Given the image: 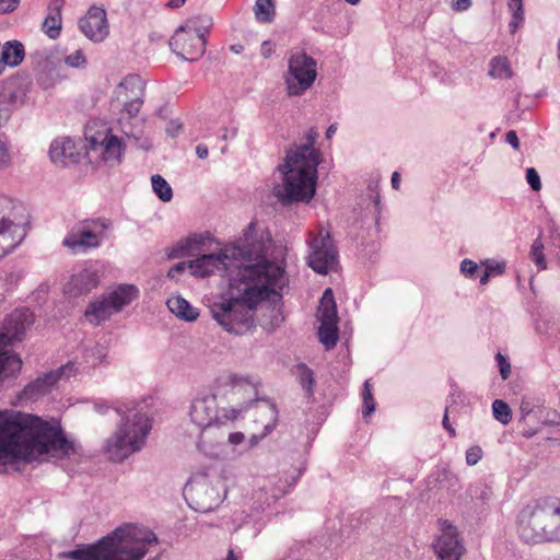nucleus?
<instances>
[{
    "mask_svg": "<svg viewBox=\"0 0 560 560\" xmlns=\"http://www.w3.org/2000/svg\"><path fill=\"white\" fill-rule=\"evenodd\" d=\"M261 243L250 248L237 245L221 255H202L188 265L190 273L207 277L221 268L230 270L229 288L222 302L211 312L228 331L245 332L252 325L255 307L287 284L282 262H270Z\"/></svg>",
    "mask_w": 560,
    "mask_h": 560,
    "instance_id": "f257e3e1",
    "label": "nucleus"
},
{
    "mask_svg": "<svg viewBox=\"0 0 560 560\" xmlns=\"http://www.w3.org/2000/svg\"><path fill=\"white\" fill-rule=\"evenodd\" d=\"M74 452L55 420L12 409L0 410V472L44 455L68 456Z\"/></svg>",
    "mask_w": 560,
    "mask_h": 560,
    "instance_id": "f03ea898",
    "label": "nucleus"
},
{
    "mask_svg": "<svg viewBox=\"0 0 560 560\" xmlns=\"http://www.w3.org/2000/svg\"><path fill=\"white\" fill-rule=\"evenodd\" d=\"M154 534L145 528L126 525L93 545L70 551L73 560H141L148 546L155 542Z\"/></svg>",
    "mask_w": 560,
    "mask_h": 560,
    "instance_id": "7ed1b4c3",
    "label": "nucleus"
},
{
    "mask_svg": "<svg viewBox=\"0 0 560 560\" xmlns=\"http://www.w3.org/2000/svg\"><path fill=\"white\" fill-rule=\"evenodd\" d=\"M319 152L313 144H305L288 152L280 166L282 184L275 195L285 202H308L315 195Z\"/></svg>",
    "mask_w": 560,
    "mask_h": 560,
    "instance_id": "20e7f679",
    "label": "nucleus"
},
{
    "mask_svg": "<svg viewBox=\"0 0 560 560\" xmlns=\"http://www.w3.org/2000/svg\"><path fill=\"white\" fill-rule=\"evenodd\" d=\"M521 533L533 542L541 536L560 540V499L545 497L528 502L521 512Z\"/></svg>",
    "mask_w": 560,
    "mask_h": 560,
    "instance_id": "39448f33",
    "label": "nucleus"
},
{
    "mask_svg": "<svg viewBox=\"0 0 560 560\" xmlns=\"http://www.w3.org/2000/svg\"><path fill=\"white\" fill-rule=\"evenodd\" d=\"M151 430V419L147 412L129 410L115 435L108 440L106 453L114 462H121L142 448Z\"/></svg>",
    "mask_w": 560,
    "mask_h": 560,
    "instance_id": "423d86ee",
    "label": "nucleus"
},
{
    "mask_svg": "<svg viewBox=\"0 0 560 560\" xmlns=\"http://www.w3.org/2000/svg\"><path fill=\"white\" fill-rule=\"evenodd\" d=\"M32 317L33 315L27 311H16L11 314L0 331V383L16 375L22 368L21 359L4 349L13 341L21 340L26 328L33 323Z\"/></svg>",
    "mask_w": 560,
    "mask_h": 560,
    "instance_id": "0eeeda50",
    "label": "nucleus"
},
{
    "mask_svg": "<svg viewBox=\"0 0 560 560\" xmlns=\"http://www.w3.org/2000/svg\"><path fill=\"white\" fill-rule=\"evenodd\" d=\"M86 155L91 162L118 163L122 142L104 124L91 121L85 127Z\"/></svg>",
    "mask_w": 560,
    "mask_h": 560,
    "instance_id": "6e6552de",
    "label": "nucleus"
},
{
    "mask_svg": "<svg viewBox=\"0 0 560 560\" xmlns=\"http://www.w3.org/2000/svg\"><path fill=\"white\" fill-rule=\"evenodd\" d=\"M210 27V20L206 16H192L176 31L171 45L174 50L187 60H196L206 49V36Z\"/></svg>",
    "mask_w": 560,
    "mask_h": 560,
    "instance_id": "1a4fd4ad",
    "label": "nucleus"
},
{
    "mask_svg": "<svg viewBox=\"0 0 560 560\" xmlns=\"http://www.w3.org/2000/svg\"><path fill=\"white\" fill-rule=\"evenodd\" d=\"M0 258L15 248L26 235L24 209L12 200L0 197Z\"/></svg>",
    "mask_w": 560,
    "mask_h": 560,
    "instance_id": "9d476101",
    "label": "nucleus"
},
{
    "mask_svg": "<svg viewBox=\"0 0 560 560\" xmlns=\"http://www.w3.org/2000/svg\"><path fill=\"white\" fill-rule=\"evenodd\" d=\"M144 83L137 74H130L117 85L112 100V108L119 121L138 116L143 105Z\"/></svg>",
    "mask_w": 560,
    "mask_h": 560,
    "instance_id": "9b49d317",
    "label": "nucleus"
},
{
    "mask_svg": "<svg viewBox=\"0 0 560 560\" xmlns=\"http://www.w3.org/2000/svg\"><path fill=\"white\" fill-rule=\"evenodd\" d=\"M110 221L106 218L86 219L71 228L63 245L72 252H85L100 246Z\"/></svg>",
    "mask_w": 560,
    "mask_h": 560,
    "instance_id": "f8f14e48",
    "label": "nucleus"
},
{
    "mask_svg": "<svg viewBox=\"0 0 560 560\" xmlns=\"http://www.w3.org/2000/svg\"><path fill=\"white\" fill-rule=\"evenodd\" d=\"M311 253L308 265L318 273H327L332 270L336 264V252L334 249L329 231L325 228H317L308 233Z\"/></svg>",
    "mask_w": 560,
    "mask_h": 560,
    "instance_id": "ddd939ff",
    "label": "nucleus"
},
{
    "mask_svg": "<svg viewBox=\"0 0 560 560\" xmlns=\"http://www.w3.org/2000/svg\"><path fill=\"white\" fill-rule=\"evenodd\" d=\"M316 78L315 61L303 52L291 57L287 79L290 95H300L306 91Z\"/></svg>",
    "mask_w": 560,
    "mask_h": 560,
    "instance_id": "4468645a",
    "label": "nucleus"
},
{
    "mask_svg": "<svg viewBox=\"0 0 560 560\" xmlns=\"http://www.w3.org/2000/svg\"><path fill=\"white\" fill-rule=\"evenodd\" d=\"M80 30L91 40L102 43L109 34L106 11L92 5L79 22Z\"/></svg>",
    "mask_w": 560,
    "mask_h": 560,
    "instance_id": "2eb2a0df",
    "label": "nucleus"
},
{
    "mask_svg": "<svg viewBox=\"0 0 560 560\" xmlns=\"http://www.w3.org/2000/svg\"><path fill=\"white\" fill-rule=\"evenodd\" d=\"M441 535L438 537L434 549L441 560H459L464 547L459 542L456 528L447 521L440 523Z\"/></svg>",
    "mask_w": 560,
    "mask_h": 560,
    "instance_id": "dca6fc26",
    "label": "nucleus"
},
{
    "mask_svg": "<svg viewBox=\"0 0 560 560\" xmlns=\"http://www.w3.org/2000/svg\"><path fill=\"white\" fill-rule=\"evenodd\" d=\"M98 284V276L94 271L82 270L74 275L66 287V292L71 296L86 294Z\"/></svg>",
    "mask_w": 560,
    "mask_h": 560,
    "instance_id": "f3484780",
    "label": "nucleus"
},
{
    "mask_svg": "<svg viewBox=\"0 0 560 560\" xmlns=\"http://www.w3.org/2000/svg\"><path fill=\"white\" fill-rule=\"evenodd\" d=\"M50 159L59 165H68L77 161L78 154L75 143L68 138L57 139L50 147Z\"/></svg>",
    "mask_w": 560,
    "mask_h": 560,
    "instance_id": "a211bd4d",
    "label": "nucleus"
},
{
    "mask_svg": "<svg viewBox=\"0 0 560 560\" xmlns=\"http://www.w3.org/2000/svg\"><path fill=\"white\" fill-rule=\"evenodd\" d=\"M215 396L197 398L191 406V420L200 428H206L212 422V412Z\"/></svg>",
    "mask_w": 560,
    "mask_h": 560,
    "instance_id": "6ab92c4d",
    "label": "nucleus"
},
{
    "mask_svg": "<svg viewBox=\"0 0 560 560\" xmlns=\"http://www.w3.org/2000/svg\"><path fill=\"white\" fill-rule=\"evenodd\" d=\"M65 0H50L48 5V15L44 21L43 28L50 38H57L62 26L61 10Z\"/></svg>",
    "mask_w": 560,
    "mask_h": 560,
    "instance_id": "aec40b11",
    "label": "nucleus"
},
{
    "mask_svg": "<svg viewBox=\"0 0 560 560\" xmlns=\"http://www.w3.org/2000/svg\"><path fill=\"white\" fill-rule=\"evenodd\" d=\"M114 313L115 311L112 308V305L106 296L90 303L85 310L84 316L88 322L97 325L101 322L109 318Z\"/></svg>",
    "mask_w": 560,
    "mask_h": 560,
    "instance_id": "412c9836",
    "label": "nucleus"
},
{
    "mask_svg": "<svg viewBox=\"0 0 560 560\" xmlns=\"http://www.w3.org/2000/svg\"><path fill=\"white\" fill-rule=\"evenodd\" d=\"M138 295V290L133 285L125 284L118 287L107 296L112 308L119 312L124 306L130 304Z\"/></svg>",
    "mask_w": 560,
    "mask_h": 560,
    "instance_id": "4be33fe9",
    "label": "nucleus"
},
{
    "mask_svg": "<svg viewBox=\"0 0 560 560\" xmlns=\"http://www.w3.org/2000/svg\"><path fill=\"white\" fill-rule=\"evenodd\" d=\"M167 307L173 314L186 320H195L199 315L197 310L180 296L170 298Z\"/></svg>",
    "mask_w": 560,
    "mask_h": 560,
    "instance_id": "5701e85b",
    "label": "nucleus"
},
{
    "mask_svg": "<svg viewBox=\"0 0 560 560\" xmlns=\"http://www.w3.org/2000/svg\"><path fill=\"white\" fill-rule=\"evenodd\" d=\"M318 320L338 322L337 307L331 289H326L317 311Z\"/></svg>",
    "mask_w": 560,
    "mask_h": 560,
    "instance_id": "b1692460",
    "label": "nucleus"
},
{
    "mask_svg": "<svg viewBox=\"0 0 560 560\" xmlns=\"http://www.w3.org/2000/svg\"><path fill=\"white\" fill-rule=\"evenodd\" d=\"M320 326L318 328V337L319 340L327 349L332 348L338 339L337 334V323L338 322H328V320H319Z\"/></svg>",
    "mask_w": 560,
    "mask_h": 560,
    "instance_id": "393cba45",
    "label": "nucleus"
},
{
    "mask_svg": "<svg viewBox=\"0 0 560 560\" xmlns=\"http://www.w3.org/2000/svg\"><path fill=\"white\" fill-rule=\"evenodd\" d=\"M489 74L494 79H510L513 75L511 63L506 57H495L490 62Z\"/></svg>",
    "mask_w": 560,
    "mask_h": 560,
    "instance_id": "a878e982",
    "label": "nucleus"
},
{
    "mask_svg": "<svg viewBox=\"0 0 560 560\" xmlns=\"http://www.w3.org/2000/svg\"><path fill=\"white\" fill-rule=\"evenodd\" d=\"M24 58V48L21 44H8L1 54L3 66H16Z\"/></svg>",
    "mask_w": 560,
    "mask_h": 560,
    "instance_id": "bb28decb",
    "label": "nucleus"
},
{
    "mask_svg": "<svg viewBox=\"0 0 560 560\" xmlns=\"http://www.w3.org/2000/svg\"><path fill=\"white\" fill-rule=\"evenodd\" d=\"M201 241V237L196 235L187 237L177 244L173 255L176 257L195 255L200 249Z\"/></svg>",
    "mask_w": 560,
    "mask_h": 560,
    "instance_id": "cd10ccee",
    "label": "nucleus"
},
{
    "mask_svg": "<svg viewBox=\"0 0 560 560\" xmlns=\"http://www.w3.org/2000/svg\"><path fill=\"white\" fill-rule=\"evenodd\" d=\"M151 182L154 192L162 201L167 202L172 199L173 190L161 175H153Z\"/></svg>",
    "mask_w": 560,
    "mask_h": 560,
    "instance_id": "c85d7f7f",
    "label": "nucleus"
},
{
    "mask_svg": "<svg viewBox=\"0 0 560 560\" xmlns=\"http://www.w3.org/2000/svg\"><path fill=\"white\" fill-rule=\"evenodd\" d=\"M482 266H485V271L480 277V283L482 285H486L491 277L500 276L505 270L504 261L486 260L482 262Z\"/></svg>",
    "mask_w": 560,
    "mask_h": 560,
    "instance_id": "c756f323",
    "label": "nucleus"
},
{
    "mask_svg": "<svg viewBox=\"0 0 560 560\" xmlns=\"http://www.w3.org/2000/svg\"><path fill=\"white\" fill-rule=\"evenodd\" d=\"M255 14L260 22H270L275 15V3L272 0H257Z\"/></svg>",
    "mask_w": 560,
    "mask_h": 560,
    "instance_id": "7c9ffc66",
    "label": "nucleus"
},
{
    "mask_svg": "<svg viewBox=\"0 0 560 560\" xmlns=\"http://www.w3.org/2000/svg\"><path fill=\"white\" fill-rule=\"evenodd\" d=\"M493 415L497 420L506 424L511 421L512 413L509 405L503 400L497 399L492 405Z\"/></svg>",
    "mask_w": 560,
    "mask_h": 560,
    "instance_id": "2f4dec72",
    "label": "nucleus"
},
{
    "mask_svg": "<svg viewBox=\"0 0 560 560\" xmlns=\"http://www.w3.org/2000/svg\"><path fill=\"white\" fill-rule=\"evenodd\" d=\"M530 258L537 265L539 270L547 268V262L544 255V245L540 240H536L530 248Z\"/></svg>",
    "mask_w": 560,
    "mask_h": 560,
    "instance_id": "473e14b6",
    "label": "nucleus"
},
{
    "mask_svg": "<svg viewBox=\"0 0 560 560\" xmlns=\"http://www.w3.org/2000/svg\"><path fill=\"white\" fill-rule=\"evenodd\" d=\"M536 415L535 413H527L522 419V433L526 438L533 436L535 433L539 431V427L532 428V424H534L536 421Z\"/></svg>",
    "mask_w": 560,
    "mask_h": 560,
    "instance_id": "72a5a7b5",
    "label": "nucleus"
},
{
    "mask_svg": "<svg viewBox=\"0 0 560 560\" xmlns=\"http://www.w3.org/2000/svg\"><path fill=\"white\" fill-rule=\"evenodd\" d=\"M224 384L231 385L233 389L245 386L248 389H250L252 393H255L254 385L247 378L238 377L236 375H229L228 377H225Z\"/></svg>",
    "mask_w": 560,
    "mask_h": 560,
    "instance_id": "f704fd0d",
    "label": "nucleus"
},
{
    "mask_svg": "<svg viewBox=\"0 0 560 560\" xmlns=\"http://www.w3.org/2000/svg\"><path fill=\"white\" fill-rule=\"evenodd\" d=\"M509 7L514 11L513 21L511 23L514 31L523 20V2L522 0H510Z\"/></svg>",
    "mask_w": 560,
    "mask_h": 560,
    "instance_id": "c9c22d12",
    "label": "nucleus"
},
{
    "mask_svg": "<svg viewBox=\"0 0 560 560\" xmlns=\"http://www.w3.org/2000/svg\"><path fill=\"white\" fill-rule=\"evenodd\" d=\"M66 63L71 67H81L86 63V58L82 50H75L66 58Z\"/></svg>",
    "mask_w": 560,
    "mask_h": 560,
    "instance_id": "e433bc0d",
    "label": "nucleus"
},
{
    "mask_svg": "<svg viewBox=\"0 0 560 560\" xmlns=\"http://www.w3.org/2000/svg\"><path fill=\"white\" fill-rule=\"evenodd\" d=\"M526 179L533 190L539 191L541 189L540 177L535 168L529 167L526 170Z\"/></svg>",
    "mask_w": 560,
    "mask_h": 560,
    "instance_id": "4c0bfd02",
    "label": "nucleus"
},
{
    "mask_svg": "<svg viewBox=\"0 0 560 560\" xmlns=\"http://www.w3.org/2000/svg\"><path fill=\"white\" fill-rule=\"evenodd\" d=\"M495 359H497L502 378L508 380L511 375V364H510L509 360L501 353H498L495 355Z\"/></svg>",
    "mask_w": 560,
    "mask_h": 560,
    "instance_id": "58836bf2",
    "label": "nucleus"
},
{
    "mask_svg": "<svg viewBox=\"0 0 560 560\" xmlns=\"http://www.w3.org/2000/svg\"><path fill=\"white\" fill-rule=\"evenodd\" d=\"M67 368H62L60 371H56V372H51L49 373L48 375H46L45 378H38L33 386H36L38 388L42 387V385H52L54 383H56L59 377H60V374L66 370Z\"/></svg>",
    "mask_w": 560,
    "mask_h": 560,
    "instance_id": "ea45409f",
    "label": "nucleus"
},
{
    "mask_svg": "<svg viewBox=\"0 0 560 560\" xmlns=\"http://www.w3.org/2000/svg\"><path fill=\"white\" fill-rule=\"evenodd\" d=\"M482 457V450L479 446H471L466 452V462L468 465H476Z\"/></svg>",
    "mask_w": 560,
    "mask_h": 560,
    "instance_id": "a19ab883",
    "label": "nucleus"
},
{
    "mask_svg": "<svg viewBox=\"0 0 560 560\" xmlns=\"http://www.w3.org/2000/svg\"><path fill=\"white\" fill-rule=\"evenodd\" d=\"M298 370L300 372L301 383L304 386L307 385L308 387H311V385L313 383V373H312V371L308 368H306L305 365L298 366Z\"/></svg>",
    "mask_w": 560,
    "mask_h": 560,
    "instance_id": "79ce46f5",
    "label": "nucleus"
},
{
    "mask_svg": "<svg viewBox=\"0 0 560 560\" xmlns=\"http://www.w3.org/2000/svg\"><path fill=\"white\" fill-rule=\"evenodd\" d=\"M460 270L466 277H472L478 270V265L472 260L465 259L462 261Z\"/></svg>",
    "mask_w": 560,
    "mask_h": 560,
    "instance_id": "37998d69",
    "label": "nucleus"
},
{
    "mask_svg": "<svg viewBox=\"0 0 560 560\" xmlns=\"http://www.w3.org/2000/svg\"><path fill=\"white\" fill-rule=\"evenodd\" d=\"M20 0H0V13H8L13 11Z\"/></svg>",
    "mask_w": 560,
    "mask_h": 560,
    "instance_id": "c03bdc74",
    "label": "nucleus"
},
{
    "mask_svg": "<svg viewBox=\"0 0 560 560\" xmlns=\"http://www.w3.org/2000/svg\"><path fill=\"white\" fill-rule=\"evenodd\" d=\"M238 417V411L236 409L225 410L224 413L218 418L220 423H224L226 421H234Z\"/></svg>",
    "mask_w": 560,
    "mask_h": 560,
    "instance_id": "a18cd8bd",
    "label": "nucleus"
},
{
    "mask_svg": "<svg viewBox=\"0 0 560 560\" xmlns=\"http://www.w3.org/2000/svg\"><path fill=\"white\" fill-rule=\"evenodd\" d=\"M450 4L455 11H464L470 7L471 1L470 0H450Z\"/></svg>",
    "mask_w": 560,
    "mask_h": 560,
    "instance_id": "49530a36",
    "label": "nucleus"
},
{
    "mask_svg": "<svg viewBox=\"0 0 560 560\" xmlns=\"http://www.w3.org/2000/svg\"><path fill=\"white\" fill-rule=\"evenodd\" d=\"M186 268L184 262L176 264L173 268L168 270L167 276L172 279L176 278L179 273H182Z\"/></svg>",
    "mask_w": 560,
    "mask_h": 560,
    "instance_id": "de8ad7c7",
    "label": "nucleus"
},
{
    "mask_svg": "<svg viewBox=\"0 0 560 560\" xmlns=\"http://www.w3.org/2000/svg\"><path fill=\"white\" fill-rule=\"evenodd\" d=\"M506 138V141L514 148V149H518L520 148V141H518V137L516 135L515 131L511 130L506 133L505 136Z\"/></svg>",
    "mask_w": 560,
    "mask_h": 560,
    "instance_id": "09e8293b",
    "label": "nucleus"
},
{
    "mask_svg": "<svg viewBox=\"0 0 560 560\" xmlns=\"http://www.w3.org/2000/svg\"><path fill=\"white\" fill-rule=\"evenodd\" d=\"M244 440H245V436L241 432H234L229 435L230 443H232L234 445L242 443Z\"/></svg>",
    "mask_w": 560,
    "mask_h": 560,
    "instance_id": "8fccbe9b",
    "label": "nucleus"
},
{
    "mask_svg": "<svg viewBox=\"0 0 560 560\" xmlns=\"http://www.w3.org/2000/svg\"><path fill=\"white\" fill-rule=\"evenodd\" d=\"M443 427H444L445 430L448 431V433L452 436H455V429L450 424V421H448V409L445 410V415H444V418H443Z\"/></svg>",
    "mask_w": 560,
    "mask_h": 560,
    "instance_id": "3c124183",
    "label": "nucleus"
},
{
    "mask_svg": "<svg viewBox=\"0 0 560 560\" xmlns=\"http://www.w3.org/2000/svg\"><path fill=\"white\" fill-rule=\"evenodd\" d=\"M363 413L364 416H369L374 411V402L373 400H369L366 397H364V405H363Z\"/></svg>",
    "mask_w": 560,
    "mask_h": 560,
    "instance_id": "603ef678",
    "label": "nucleus"
},
{
    "mask_svg": "<svg viewBox=\"0 0 560 560\" xmlns=\"http://www.w3.org/2000/svg\"><path fill=\"white\" fill-rule=\"evenodd\" d=\"M392 186L396 190L400 187V174L398 172H394L392 175Z\"/></svg>",
    "mask_w": 560,
    "mask_h": 560,
    "instance_id": "864d4df0",
    "label": "nucleus"
},
{
    "mask_svg": "<svg viewBox=\"0 0 560 560\" xmlns=\"http://www.w3.org/2000/svg\"><path fill=\"white\" fill-rule=\"evenodd\" d=\"M196 152L198 154L199 158L203 159L208 155V149L207 147L205 145H201L199 144L197 148H196Z\"/></svg>",
    "mask_w": 560,
    "mask_h": 560,
    "instance_id": "5fc2aeb1",
    "label": "nucleus"
},
{
    "mask_svg": "<svg viewBox=\"0 0 560 560\" xmlns=\"http://www.w3.org/2000/svg\"><path fill=\"white\" fill-rule=\"evenodd\" d=\"M186 0H168V5L172 8H179L185 3Z\"/></svg>",
    "mask_w": 560,
    "mask_h": 560,
    "instance_id": "6e6d98bb",
    "label": "nucleus"
},
{
    "mask_svg": "<svg viewBox=\"0 0 560 560\" xmlns=\"http://www.w3.org/2000/svg\"><path fill=\"white\" fill-rule=\"evenodd\" d=\"M366 397L369 400H373V397H372V394H371V390L369 388V385L368 383L365 384V392H364V396L363 398Z\"/></svg>",
    "mask_w": 560,
    "mask_h": 560,
    "instance_id": "4d7b16f0",
    "label": "nucleus"
},
{
    "mask_svg": "<svg viewBox=\"0 0 560 560\" xmlns=\"http://www.w3.org/2000/svg\"><path fill=\"white\" fill-rule=\"evenodd\" d=\"M226 560H238L237 556L233 552V550L229 551Z\"/></svg>",
    "mask_w": 560,
    "mask_h": 560,
    "instance_id": "13d9d810",
    "label": "nucleus"
},
{
    "mask_svg": "<svg viewBox=\"0 0 560 560\" xmlns=\"http://www.w3.org/2000/svg\"><path fill=\"white\" fill-rule=\"evenodd\" d=\"M335 131L336 128L334 126H330L327 130V137L330 138Z\"/></svg>",
    "mask_w": 560,
    "mask_h": 560,
    "instance_id": "bf43d9fd",
    "label": "nucleus"
},
{
    "mask_svg": "<svg viewBox=\"0 0 560 560\" xmlns=\"http://www.w3.org/2000/svg\"><path fill=\"white\" fill-rule=\"evenodd\" d=\"M346 1L351 3V4H357L360 0H346Z\"/></svg>",
    "mask_w": 560,
    "mask_h": 560,
    "instance_id": "052dcab7",
    "label": "nucleus"
},
{
    "mask_svg": "<svg viewBox=\"0 0 560 560\" xmlns=\"http://www.w3.org/2000/svg\"><path fill=\"white\" fill-rule=\"evenodd\" d=\"M3 70H4V66H3L2 61H0V74L3 72Z\"/></svg>",
    "mask_w": 560,
    "mask_h": 560,
    "instance_id": "680f3d73",
    "label": "nucleus"
},
{
    "mask_svg": "<svg viewBox=\"0 0 560 560\" xmlns=\"http://www.w3.org/2000/svg\"><path fill=\"white\" fill-rule=\"evenodd\" d=\"M268 46V43H264L262 48H266Z\"/></svg>",
    "mask_w": 560,
    "mask_h": 560,
    "instance_id": "e2e57ef3",
    "label": "nucleus"
}]
</instances>
